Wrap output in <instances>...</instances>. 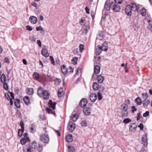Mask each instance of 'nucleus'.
I'll return each mask as SVG.
<instances>
[{"label": "nucleus", "instance_id": "nucleus-1", "mask_svg": "<svg viewBox=\"0 0 152 152\" xmlns=\"http://www.w3.org/2000/svg\"><path fill=\"white\" fill-rule=\"evenodd\" d=\"M139 7L134 2L131 3L130 5L126 6L125 9V12L127 16H131L132 15V11L135 12L138 10Z\"/></svg>", "mask_w": 152, "mask_h": 152}, {"label": "nucleus", "instance_id": "nucleus-2", "mask_svg": "<svg viewBox=\"0 0 152 152\" xmlns=\"http://www.w3.org/2000/svg\"><path fill=\"white\" fill-rule=\"evenodd\" d=\"M108 46L107 43L106 42H104L101 46L99 45L95 47V53L96 55H99L101 54L102 51H107L108 49Z\"/></svg>", "mask_w": 152, "mask_h": 152}, {"label": "nucleus", "instance_id": "nucleus-3", "mask_svg": "<svg viewBox=\"0 0 152 152\" xmlns=\"http://www.w3.org/2000/svg\"><path fill=\"white\" fill-rule=\"evenodd\" d=\"M112 6V9L114 12H119L121 7L118 4H115L114 2L112 1L110 3V7Z\"/></svg>", "mask_w": 152, "mask_h": 152}, {"label": "nucleus", "instance_id": "nucleus-4", "mask_svg": "<svg viewBox=\"0 0 152 152\" xmlns=\"http://www.w3.org/2000/svg\"><path fill=\"white\" fill-rule=\"evenodd\" d=\"M40 140L44 143H48L49 141V138L48 135L44 134L40 135Z\"/></svg>", "mask_w": 152, "mask_h": 152}, {"label": "nucleus", "instance_id": "nucleus-5", "mask_svg": "<svg viewBox=\"0 0 152 152\" xmlns=\"http://www.w3.org/2000/svg\"><path fill=\"white\" fill-rule=\"evenodd\" d=\"M137 126L134 123H131L129 125V128L130 132H135L136 131Z\"/></svg>", "mask_w": 152, "mask_h": 152}, {"label": "nucleus", "instance_id": "nucleus-6", "mask_svg": "<svg viewBox=\"0 0 152 152\" xmlns=\"http://www.w3.org/2000/svg\"><path fill=\"white\" fill-rule=\"evenodd\" d=\"M68 127V129L71 132H73L76 128L75 124L72 122L69 123Z\"/></svg>", "mask_w": 152, "mask_h": 152}, {"label": "nucleus", "instance_id": "nucleus-7", "mask_svg": "<svg viewBox=\"0 0 152 152\" xmlns=\"http://www.w3.org/2000/svg\"><path fill=\"white\" fill-rule=\"evenodd\" d=\"M105 32L103 31H99L98 34L97 35V37L100 40H102L104 39L105 37Z\"/></svg>", "mask_w": 152, "mask_h": 152}, {"label": "nucleus", "instance_id": "nucleus-8", "mask_svg": "<svg viewBox=\"0 0 152 152\" xmlns=\"http://www.w3.org/2000/svg\"><path fill=\"white\" fill-rule=\"evenodd\" d=\"M129 114L128 111H126L124 110H121L120 111V113L119 117L122 118H124L127 117Z\"/></svg>", "mask_w": 152, "mask_h": 152}, {"label": "nucleus", "instance_id": "nucleus-9", "mask_svg": "<svg viewBox=\"0 0 152 152\" xmlns=\"http://www.w3.org/2000/svg\"><path fill=\"white\" fill-rule=\"evenodd\" d=\"M57 102H53L51 100H50L48 103V106L52 109L53 110H54L56 108V105Z\"/></svg>", "mask_w": 152, "mask_h": 152}, {"label": "nucleus", "instance_id": "nucleus-10", "mask_svg": "<svg viewBox=\"0 0 152 152\" xmlns=\"http://www.w3.org/2000/svg\"><path fill=\"white\" fill-rule=\"evenodd\" d=\"M91 108L90 107H86L83 109V112L86 115H89L91 114Z\"/></svg>", "mask_w": 152, "mask_h": 152}, {"label": "nucleus", "instance_id": "nucleus-11", "mask_svg": "<svg viewBox=\"0 0 152 152\" xmlns=\"http://www.w3.org/2000/svg\"><path fill=\"white\" fill-rule=\"evenodd\" d=\"M100 72V67L98 65L95 66H94V73H93L92 75V78H94V74L97 75Z\"/></svg>", "mask_w": 152, "mask_h": 152}, {"label": "nucleus", "instance_id": "nucleus-12", "mask_svg": "<svg viewBox=\"0 0 152 152\" xmlns=\"http://www.w3.org/2000/svg\"><path fill=\"white\" fill-rule=\"evenodd\" d=\"M110 3V0H107L106 1L104 4V8L107 11L110 10L111 8H112V6L110 7V4L109 5Z\"/></svg>", "mask_w": 152, "mask_h": 152}, {"label": "nucleus", "instance_id": "nucleus-13", "mask_svg": "<svg viewBox=\"0 0 152 152\" xmlns=\"http://www.w3.org/2000/svg\"><path fill=\"white\" fill-rule=\"evenodd\" d=\"M97 99V95L95 93H92L90 96V99L92 102H94Z\"/></svg>", "mask_w": 152, "mask_h": 152}, {"label": "nucleus", "instance_id": "nucleus-14", "mask_svg": "<svg viewBox=\"0 0 152 152\" xmlns=\"http://www.w3.org/2000/svg\"><path fill=\"white\" fill-rule=\"evenodd\" d=\"M87 102L88 100L86 99H83L80 100L79 104L81 107H83L86 106Z\"/></svg>", "mask_w": 152, "mask_h": 152}, {"label": "nucleus", "instance_id": "nucleus-15", "mask_svg": "<svg viewBox=\"0 0 152 152\" xmlns=\"http://www.w3.org/2000/svg\"><path fill=\"white\" fill-rule=\"evenodd\" d=\"M66 142H72L73 140V136L72 134H68L65 137Z\"/></svg>", "mask_w": 152, "mask_h": 152}, {"label": "nucleus", "instance_id": "nucleus-16", "mask_svg": "<svg viewBox=\"0 0 152 152\" xmlns=\"http://www.w3.org/2000/svg\"><path fill=\"white\" fill-rule=\"evenodd\" d=\"M101 86L99 85L98 83L96 82L94 83L93 84L92 88L95 91H96L101 88Z\"/></svg>", "mask_w": 152, "mask_h": 152}, {"label": "nucleus", "instance_id": "nucleus-17", "mask_svg": "<svg viewBox=\"0 0 152 152\" xmlns=\"http://www.w3.org/2000/svg\"><path fill=\"white\" fill-rule=\"evenodd\" d=\"M29 20L32 24H35L37 23V19L36 17L32 16L30 17Z\"/></svg>", "mask_w": 152, "mask_h": 152}, {"label": "nucleus", "instance_id": "nucleus-18", "mask_svg": "<svg viewBox=\"0 0 152 152\" xmlns=\"http://www.w3.org/2000/svg\"><path fill=\"white\" fill-rule=\"evenodd\" d=\"M23 100L25 102V104L27 105H28L30 104V98L29 97L27 96H24L23 97Z\"/></svg>", "mask_w": 152, "mask_h": 152}, {"label": "nucleus", "instance_id": "nucleus-19", "mask_svg": "<svg viewBox=\"0 0 152 152\" xmlns=\"http://www.w3.org/2000/svg\"><path fill=\"white\" fill-rule=\"evenodd\" d=\"M14 104L16 107L18 108H20V99H16L14 101Z\"/></svg>", "mask_w": 152, "mask_h": 152}, {"label": "nucleus", "instance_id": "nucleus-20", "mask_svg": "<svg viewBox=\"0 0 152 152\" xmlns=\"http://www.w3.org/2000/svg\"><path fill=\"white\" fill-rule=\"evenodd\" d=\"M90 27L89 25H86L85 26L84 28L83 29L82 34L83 35L86 34L88 32V30L90 29Z\"/></svg>", "mask_w": 152, "mask_h": 152}, {"label": "nucleus", "instance_id": "nucleus-21", "mask_svg": "<svg viewBox=\"0 0 152 152\" xmlns=\"http://www.w3.org/2000/svg\"><path fill=\"white\" fill-rule=\"evenodd\" d=\"M42 93V94L44 96V98L45 99H47L49 98V93L47 90H44Z\"/></svg>", "mask_w": 152, "mask_h": 152}, {"label": "nucleus", "instance_id": "nucleus-22", "mask_svg": "<svg viewBox=\"0 0 152 152\" xmlns=\"http://www.w3.org/2000/svg\"><path fill=\"white\" fill-rule=\"evenodd\" d=\"M46 110L47 113L49 114H52L55 117L56 116V114L55 111L49 107H46Z\"/></svg>", "mask_w": 152, "mask_h": 152}, {"label": "nucleus", "instance_id": "nucleus-23", "mask_svg": "<svg viewBox=\"0 0 152 152\" xmlns=\"http://www.w3.org/2000/svg\"><path fill=\"white\" fill-rule=\"evenodd\" d=\"M42 55L46 57H48L49 56V54L48 50L46 49H43L41 51Z\"/></svg>", "mask_w": 152, "mask_h": 152}, {"label": "nucleus", "instance_id": "nucleus-24", "mask_svg": "<svg viewBox=\"0 0 152 152\" xmlns=\"http://www.w3.org/2000/svg\"><path fill=\"white\" fill-rule=\"evenodd\" d=\"M26 91V94L28 95H32L34 93V89L33 88H27Z\"/></svg>", "mask_w": 152, "mask_h": 152}, {"label": "nucleus", "instance_id": "nucleus-25", "mask_svg": "<svg viewBox=\"0 0 152 152\" xmlns=\"http://www.w3.org/2000/svg\"><path fill=\"white\" fill-rule=\"evenodd\" d=\"M121 110L128 111V106L127 104H122L121 105Z\"/></svg>", "mask_w": 152, "mask_h": 152}, {"label": "nucleus", "instance_id": "nucleus-26", "mask_svg": "<svg viewBox=\"0 0 152 152\" xmlns=\"http://www.w3.org/2000/svg\"><path fill=\"white\" fill-rule=\"evenodd\" d=\"M61 69L63 74L64 75H65L67 73V69L66 66L64 65H62L61 66Z\"/></svg>", "mask_w": 152, "mask_h": 152}, {"label": "nucleus", "instance_id": "nucleus-27", "mask_svg": "<svg viewBox=\"0 0 152 152\" xmlns=\"http://www.w3.org/2000/svg\"><path fill=\"white\" fill-rule=\"evenodd\" d=\"M98 82L99 83H102L104 79V77L101 75H98L97 77Z\"/></svg>", "mask_w": 152, "mask_h": 152}, {"label": "nucleus", "instance_id": "nucleus-28", "mask_svg": "<svg viewBox=\"0 0 152 152\" xmlns=\"http://www.w3.org/2000/svg\"><path fill=\"white\" fill-rule=\"evenodd\" d=\"M33 77L34 80H37L39 79V74L37 72H34L33 74Z\"/></svg>", "mask_w": 152, "mask_h": 152}, {"label": "nucleus", "instance_id": "nucleus-29", "mask_svg": "<svg viewBox=\"0 0 152 152\" xmlns=\"http://www.w3.org/2000/svg\"><path fill=\"white\" fill-rule=\"evenodd\" d=\"M43 88L40 86H39L37 89V94L39 96H41V94H42V92L43 91Z\"/></svg>", "mask_w": 152, "mask_h": 152}, {"label": "nucleus", "instance_id": "nucleus-30", "mask_svg": "<svg viewBox=\"0 0 152 152\" xmlns=\"http://www.w3.org/2000/svg\"><path fill=\"white\" fill-rule=\"evenodd\" d=\"M137 105H140L142 103V101L141 98L138 97H137L134 100Z\"/></svg>", "mask_w": 152, "mask_h": 152}, {"label": "nucleus", "instance_id": "nucleus-31", "mask_svg": "<svg viewBox=\"0 0 152 152\" xmlns=\"http://www.w3.org/2000/svg\"><path fill=\"white\" fill-rule=\"evenodd\" d=\"M143 102V106L144 107H147L148 105L150 104V101L149 99L146 100H144Z\"/></svg>", "mask_w": 152, "mask_h": 152}, {"label": "nucleus", "instance_id": "nucleus-32", "mask_svg": "<svg viewBox=\"0 0 152 152\" xmlns=\"http://www.w3.org/2000/svg\"><path fill=\"white\" fill-rule=\"evenodd\" d=\"M79 117L77 113L74 114L72 115V121L74 122L76 121Z\"/></svg>", "mask_w": 152, "mask_h": 152}, {"label": "nucleus", "instance_id": "nucleus-33", "mask_svg": "<svg viewBox=\"0 0 152 152\" xmlns=\"http://www.w3.org/2000/svg\"><path fill=\"white\" fill-rule=\"evenodd\" d=\"M78 59V58L77 57H73L71 60L72 64L74 65L77 64V61Z\"/></svg>", "mask_w": 152, "mask_h": 152}, {"label": "nucleus", "instance_id": "nucleus-34", "mask_svg": "<svg viewBox=\"0 0 152 152\" xmlns=\"http://www.w3.org/2000/svg\"><path fill=\"white\" fill-rule=\"evenodd\" d=\"M0 80L2 83L5 82L6 81V77L4 74H3L1 75V77Z\"/></svg>", "mask_w": 152, "mask_h": 152}, {"label": "nucleus", "instance_id": "nucleus-35", "mask_svg": "<svg viewBox=\"0 0 152 152\" xmlns=\"http://www.w3.org/2000/svg\"><path fill=\"white\" fill-rule=\"evenodd\" d=\"M142 96L144 100H146L149 97L148 94L146 93H144L142 94Z\"/></svg>", "mask_w": 152, "mask_h": 152}, {"label": "nucleus", "instance_id": "nucleus-36", "mask_svg": "<svg viewBox=\"0 0 152 152\" xmlns=\"http://www.w3.org/2000/svg\"><path fill=\"white\" fill-rule=\"evenodd\" d=\"M63 92V88H62L61 87L59 89L58 92V97H61L62 96L61 94Z\"/></svg>", "mask_w": 152, "mask_h": 152}, {"label": "nucleus", "instance_id": "nucleus-37", "mask_svg": "<svg viewBox=\"0 0 152 152\" xmlns=\"http://www.w3.org/2000/svg\"><path fill=\"white\" fill-rule=\"evenodd\" d=\"M26 148L25 149H23L24 151L25 150H26V152H31V148L30 145L29 144L26 145Z\"/></svg>", "mask_w": 152, "mask_h": 152}, {"label": "nucleus", "instance_id": "nucleus-38", "mask_svg": "<svg viewBox=\"0 0 152 152\" xmlns=\"http://www.w3.org/2000/svg\"><path fill=\"white\" fill-rule=\"evenodd\" d=\"M38 152H42L43 150V146L41 144H39L37 148Z\"/></svg>", "mask_w": 152, "mask_h": 152}, {"label": "nucleus", "instance_id": "nucleus-39", "mask_svg": "<svg viewBox=\"0 0 152 152\" xmlns=\"http://www.w3.org/2000/svg\"><path fill=\"white\" fill-rule=\"evenodd\" d=\"M24 131H23L22 129H19L18 130V136L19 137H21L22 136L23 133Z\"/></svg>", "mask_w": 152, "mask_h": 152}, {"label": "nucleus", "instance_id": "nucleus-40", "mask_svg": "<svg viewBox=\"0 0 152 152\" xmlns=\"http://www.w3.org/2000/svg\"><path fill=\"white\" fill-rule=\"evenodd\" d=\"M142 12H141V15L143 16H145L146 15V9L144 7H142L141 10Z\"/></svg>", "mask_w": 152, "mask_h": 152}, {"label": "nucleus", "instance_id": "nucleus-41", "mask_svg": "<svg viewBox=\"0 0 152 152\" xmlns=\"http://www.w3.org/2000/svg\"><path fill=\"white\" fill-rule=\"evenodd\" d=\"M86 19L85 17H82L80 22V24L81 25H84L85 23Z\"/></svg>", "mask_w": 152, "mask_h": 152}, {"label": "nucleus", "instance_id": "nucleus-42", "mask_svg": "<svg viewBox=\"0 0 152 152\" xmlns=\"http://www.w3.org/2000/svg\"><path fill=\"white\" fill-rule=\"evenodd\" d=\"M69 152H75V150L74 147L70 146H68V147Z\"/></svg>", "mask_w": 152, "mask_h": 152}, {"label": "nucleus", "instance_id": "nucleus-43", "mask_svg": "<svg viewBox=\"0 0 152 152\" xmlns=\"http://www.w3.org/2000/svg\"><path fill=\"white\" fill-rule=\"evenodd\" d=\"M61 82V80L60 79L56 78L55 81V83L56 85H58Z\"/></svg>", "mask_w": 152, "mask_h": 152}, {"label": "nucleus", "instance_id": "nucleus-44", "mask_svg": "<svg viewBox=\"0 0 152 152\" xmlns=\"http://www.w3.org/2000/svg\"><path fill=\"white\" fill-rule=\"evenodd\" d=\"M37 145V144L36 142L34 141L31 143V147L32 148L35 149Z\"/></svg>", "mask_w": 152, "mask_h": 152}, {"label": "nucleus", "instance_id": "nucleus-45", "mask_svg": "<svg viewBox=\"0 0 152 152\" xmlns=\"http://www.w3.org/2000/svg\"><path fill=\"white\" fill-rule=\"evenodd\" d=\"M131 121V120L129 118L124 119L123 121V122L124 124H127Z\"/></svg>", "mask_w": 152, "mask_h": 152}, {"label": "nucleus", "instance_id": "nucleus-46", "mask_svg": "<svg viewBox=\"0 0 152 152\" xmlns=\"http://www.w3.org/2000/svg\"><path fill=\"white\" fill-rule=\"evenodd\" d=\"M20 126H21V129H22L23 130V131H24V124L23 122V121L22 120H21L20 122Z\"/></svg>", "mask_w": 152, "mask_h": 152}, {"label": "nucleus", "instance_id": "nucleus-47", "mask_svg": "<svg viewBox=\"0 0 152 152\" xmlns=\"http://www.w3.org/2000/svg\"><path fill=\"white\" fill-rule=\"evenodd\" d=\"M98 95V100L99 101H100L102 99V96L101 92H98L97 94Z\"/></svg>", "mask_w": 152, "mask_h": 152}, {"label": "nucleus", "instance_id": "nucleus-48", "mask_svg": "<svg viewBox=\"0 0 152 152\" xmlns=\"http://www.w3.org/2000/svg\"><path fill=\"white\" fill-rule=\"evenodd\" d=\"M82 127H86L87 125V122L86 120L82 121L80 123Z\"/></svg>", "mask_w": 152, "mask_h": 152}, {"label": "nucleus", "instance_id": "nucleus-49", "mask_svg": "<svg viewBox=\"0 0 152 152\" xmlns=\"http://www.w3.org/2000/svg\"><path fill=\"white\" fill-rule=\"evenodd\" d=\"M20 142L21 144L22 145H24L26 144V140H25L24 137H22L21 138L20 140Z\"/></svg>", "mask_w": 152, "mask_h": 152}, {"label": "nucleus", "instance_id": "nucleus-50", "mask_svg": "<svg viewBox=\"0 0 152 152\" xmlns=\"http://www.w3.org/2000/svg\"><path fill=\"white\" fill-rule=\"evenodd\" d=\"M61 126H60L59 127V129H58V130H55V132L57 133L58 135V137H60L61 136V134L60 132L61 131Z\"/></svg>", "mask_w": 152, "mask_h": 152}, {"label": "nucleus", "instance_id": "nucleus-51", "mask_svg": "<svg viewBox=\"0 0 152 152\" xmlns=\"http://www.w3.org/2000/svg\"><path fill=\"white\" fill-rule=\"evenodd\" d=\"M131 112L132 113H134V112L137 111V108L134 106H133L131 107Z\"/></svg>", "mask_w": 152, "mask_h": 152}, {"label": "nucleus", "instance_id": "nucleus-52", "mask_svg": "<svg viewBox=\"0 0 152 152\" xmlns=\"http://www.w3.org/2000/svg\"><path fill=\"white\" fill-rule=\"evenodd\" d=\"M36 37H35L33 35H32L29 38L30 40L33 42H35L36 40Z\"/></svg>", "mask_w": 152, "mask_h": 152}, {"label": "nucleus", "instance_id": "nucleus-53", "mask_svg": "<svg viewBox=\"0 0 152 152\" xmlns=\"http://www.w3.org/2000/svg\"><path fill=\"white\" fill-rule=\"evenodd\" d=\"M3 83L4 88V89L6 90H7L8 89V86L7 83L5 82Z\"/></svg>", "mask_w": 152, "mask_h": 152}, {"label": "nucleus", "instance_id": "nucleus-54", "mask_svg": "<svg viewBox=\"0 0 152 152\" xmlns=\"http://www.w3.org/2000/svg\"><path fill=\"white\" fill-rule=\"evenodd\" d=\"M80 51L82 52L84 49V45L82 44H80L79 45Z\"/></svg>", "mask_w": 152, "mask_h": 152}, {"label": "nucleus", "instance_id": "nucleus-55", "mask_svg": "<svg viewBox=\"0 0 152 152\" xmlns=\"http://www.w3.org/2000/svg\"><path fill=\"white\" fill-rule=\"evenodd\" d=\"M50 58L51 61V63L53 65H55V61L53 57L52 56H50Z\"/></svg>", "mask_w": 152, "mask_h": 152}, {"label": "nucleus", "instance_id": "nucleus-56", "mask_svg": "<svg viewBox=\"0 0 152 152\" xmlns=\"http://www.w3.org/2000/svg\"><path fill=\"white\" fill-rule=\"evenodd\" d=\"M8 92L10 94V96L11 97V98L10 99H13L14 101V99H15V96L14 95V94L12 92H10V91H8Z\"/></svg>", "mask_w": 152, "mask_h": 152}, {"label": "nucleus", "instance_id": "nucleus-57", "mask_svg": "<svg viewBox=\"0 0 152 152\" xmlns=\"http://www.w3.org/2000/svg\"><path fill=\"white\" fill-rule=\"evenodd\" d=\"M26 29L27 30L30 31L32 30V28L31 26L29 25H27L26 26Z\"/></svg>", "mask_w": 152, "mask_h": 152}, {"label": "nucleus", "instance_id": "nucleus-58", "mask_svg": "<svg viewBox=\"0 0 152 152\" xmlns=\"http://www.w3.org/2000/svg\"><path fill=\"white\" fill-rule=\"evenodd\" d=\"M149 114V112L148 111H147L145 112L143 114V117H145L148 116Z\"/></svg>", "mask_w": 152, "mask_h": 152}, {"label": "nucleus", "instance_id": "nucleus-59", "mask_svg": "<svg viewBox=\"0 0 152 152\" xmlns=\"http://www.w3.org/2000/svg\"><path fill=\"white\" fill-rule=\"evenodd\" d=\"M5 96L6 97V98L9 101V99H10V96L8 94V93H5L4 94Z\"/></svg>", "mask_w": 152, "mask_h": 152}, {"label": "nucleus", "instance_id": "nucleus-60", "mask_svg": "<svg viewBox=\"0 0 152 152\" xmlns=\"http://www.w3.org/2000/svg\"><path fill=\"white\" fill-rule=\"evenodd\" d=\"M115 4H121L123 1V0H114Z\"/></svg>", "mask_w": 152, "mask_h": 152}, {"label": "nucleus", "instance_id": "nucleus-61", "mask_svg": "<svg viewBox=\"0 0 152 152\" xmlns=\"http://www.w3.org/2000/svg\"><path fill=\"white\" fill-rule=\"evenodd\" d=\"M16 114H17L19 115V117L21 118V117L22 116V115L20 111L18 110H16Z\"/></svg>", "mask_w": 152, "mask_h": 152}, {"label": "nucleus", "instance_id": "nucleus-62", "mask_svg": "<svg viewBox=\"0 0 152 152\" xmlns=\"http://www.w3.org/2000/svg\"><path fill=\"white\" fill-rule=\"evenodd\" d=\"M138 127L140 128L141 130H142L143 129L144 126L143 124L142 123H140Z\"/></svg>", "mask_w": 152, "mask_h": 152}, {"label": "nucleus", "instance_id": "nucleus-63", "mask_svg": "<svg viewBox=\"0 0 152 152\" xmlns=\"http://www.w3.org/2000/svg\"><path fill=\"white\" fill-rule=\"evenodd\" d=\"M142 116H141V113H139L137 114V121L139 120L140 119L141 117Z\"/></svg>", "mask_w": 152, "mask_h": 152}, {"label": "nucleus", "instance_id": "nucleus-64", "mask_svg": "<svg viewBox=\"0 0 152 152\" xmlns=\"http://www.w3.org/2000/svg\"><path fill=\"white\" fill-rule=\"evenodd\" d=\"M73 53L75 55L78 54L79 53L78 49L77 48L74 50L73 51Z\"/></svg>", "mask_w": 152, "mask_h": 152}]
</instances>
